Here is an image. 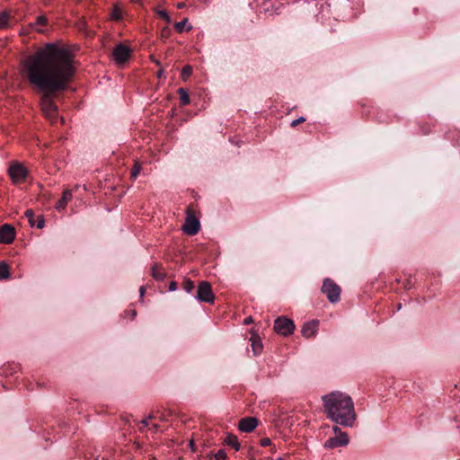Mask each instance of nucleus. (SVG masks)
Masks as SVG:
<instances>
[{
	"label": "nucleus",
	"mask_w": 460,
	"mask_h": 460,
	"mask_svg": "<svg viewBox=\"0 0 460 460\" xmlns=\"http://www.w3.org/2000/svg\"><path fill=\"white\" fill-rule=\"evenodd\" d=\"M23 68L29 83L42 93L40 104L43 114L56 121L58 106L53 95L68 87L75 75L73 56L66 49L47 44L25 59Z\"/></svg>",
	"instance_id": "f257e3e1"
},
{
	"label": "nucleus",
	"mask_w": 460,
	"mask_h": 460,
	"mask_svg": "<svg viewBox=\"0 0 460 460\" xmlns=\"http://www.w3.org/2000/svg\"><path fill=\"white\" fill-rule=\"evenodd\" d=\"M322 401L324 413L329 420L344 427L354 425L357 414L349 395L336 391L323 395Z\"/></svg>",
	"instance_id": "f03ea898"
},
{
	"label": "nucleus",
	"mask_w": 460,
	"mask_h": 460,
	"mask_svg": "<svg viewBox=\"0 0 460 460\" xmlns=\"http://www.w3.org/2000/svg\"><path fill=\"white\" fill-rule=\"evenodd\" d=\"M333 432L336 436L330 438L325 441L323 446L325 448L332 449L339 447H344L349 444V439L347 433L341 431L338 426L333 427Z\"/></svg>",
	"instance_id": "7ed1b4c3"
},
{
	"label": "nucleus",
	"mask_w": 460,
	"mask_h": 460,
	"mask_svg": "<svg viewBox=\"0 0 460 460\" xmlns=\"http://www.w3.org/2000/svg\"><path fill=\"white\" fill-rule=\"evenodd\" d=\"M324 293L331 303H337L340 300L341 288L330 279H325L322 287Z\"/></svg>",
	"instance_id": "20e7f679"
},
{
	"label": "nucleus",
	"mask_w": 460,
	"mask_h": 460,
	"mask_svg": "<svg viewBox=\"0 0 460 460\" xmlns=\"http://www.w3.org/2000/svg\"><path fill=\"white\" fill-rule=\"evenodd\" d=\"M195 298L200 302L213 304L215 296L211 285L208 281H201L198 286V292Z\"/></svg>",
	"instance_id": "39448f33"
},
{
	"label": "nucleus",
	"mask_w": 460,
	"mask_h": 460,
	"mask_svg": "<svg viewBox=\"0 0 460 460\" xmlns=\"http://www.w3.org/2000/svg\"><path fill=\"white\" fill-rule=\"evenodd\" d=\"M274 330L280 335L288 336L293 333L295 324L292 320L287 317H278L274 322Z\"/></svg>",
	"instance_id": "423d86ee"
},
{
	"label": "nucleus",
	"mask_w": 460,
	"mask_h": 460,
	"mask_svg": "<svg viewBox=\"0 0 460 460\" xmlns=\"http://www.w3.org/2000/svg\"><path fill=\"white\" fill-rule=\"evenodd\" d=\"M26 168L18 162H13L10 164L8 168V174L14 183L22 182L25 180L27 176Z\"/></svg>",
	"instance_id": "0eeeda50"
},
{
	"label": "nucleus",
	"mask_w": 460,
	"mask_h": 460,
	"mask_svg": "<svg viewBox=\"0 0 460 460\" xmlns=\"http://www.w3.org/2000/svg\"><path fill=\"white\" fill-rule=\"evenodd\" d=\"M199 229L200 224L199 219L190 214V209L188 208V215L186 217L184 225L182 226L183 232L189 235H194L199 233Z\"/></svg>",
	"instance_id": "6e6552de"
},
{
	"label": "nucleus",
	"mask_w": 460,
	"mask_h": 460,
	"mask_svg": "<svg viewBox=\"0 0 460 460\" xmlns=\"http://www.w3.org/2000/svg\"><path fill=\"white\" fill-rule=\"evenodd\" d=\"M129 52L130 49L127 46L119 44L113 50V58L119 64L124 63L128 60Z\"/></svg>",
	"instance_id": "1a4fd4ad"
},
{
	"label": "nucleus",
	"mask_w": 460,
	"mask_h": 460,
	"mask_svg": "<svg viewBox=\"0 0 460 460\" xmlns=\"http://www.w3.org/2000/svg\"><path fill=\"white\" fill-rule=\"evenodd\" d=\"M14 238L15 230L12 226L5 224L0 226V243H11Z\"/></svg>",
	"instance_id": "9d476101"
},
{
	"label": "nucleus",
	"mask_w": 460,
	"mask_h": 460,
	"mask_svg": "<svg viewBox=\"0 0 460 460\" xmlns=\"http://www.w3.org/2000/svg\"><path fill=\"white\" fill-rule=\"evenodd\" d=\"M258 424V420L256 418L246 417L240 420L238 423V429L242 432H251L252 431Z\"/></svg>",
	"instance_id": "9b49d317"
},
{
	"label": "nucleus",
	"mask_w": 460,
	"mask_h": 460,
	"mask_svg": "<svg viewBox=\"0 0 460 460\" xmlns=\"http://www.w3.org/2000/svg\"><path fill=\"white\" fill-rule=\"evenodd\" d=\"M319 322L317 320H313L311 322L305 323L302 328V334L305 338H310L314 336L318 331Z\"/></svg>",
	"instance_id": "f8f14e48"
},
{
	"label": "nucleus",
	"mask_w": 460,
	"mask_h": 460,
	"mask_svg": "<svg viewBox=\"0 0 460 460\" xmlns=\"http://www.w3.org/2000/svg\"><path fill=\"white\" fill-rule=\"evenodd\" d=\"M72 190L66 189L62 193L61 199L57 202L56 208L59 211L63 210L66 208L67 202L72 199Z\"/></svg>",
	"instance_id": "ddd939ff"
},
{
	"label": "nucleus",
	"mask_w": 460,
	"mask_h": 460,
	"mask_svg": "<svg viewBox=\"0 0 460 460\" xmlns=\"http://www.w3.org/2000/svg\"><path fill=\"white\" fill-rule=\"evenodd\" d=\"M225 443L234 448L235 451L240 449V444L238 442L237 437L233 434H228L225 439Z\"/></svg>",
	"instance_id": "4468645a"
},
{
	"label": "nucleus",
	"mask_w": 460,
	"mask_h": 460,
	"mask_svg": "<svg viewBox=\"0 0 460 460\" xmlns=\"http://www.w3.org/2000/svg\"><path fill=\"white\" fill-rule=\"evenodd\" d=\"M252 348L255 356L259 355L262 350V344L257 336H252Z\"/></svg>",
	"instance_id": "2eb2a0df"
},
{
	"label": "nucleus",
	"mask_w": 460,
	"mask_h": 460,
	"mask_svg": "<svg viewBox=\"0 0 460 460\" xmlns=\"http://www.w3.org/2000/svg\"><path fill=\"white\" fill-rule=\"evenodd\" d=\"M10 15L6 12L0 13V30L9 26Z\"/></svg>",
	"instance_id": "dca6fc26"
},
{
	"label": "nucleus",
	"mask_w": 460,
	"mask_h": 460,
	"mask_svg": "<svg viewBox=\"0 0 460 460\" xmlns=\"http://www.w3.org/2000/svg\"><path fill=\"white\" fill-rule=\"evenodd\" d=\"M9 276L10 273L8 265L4 261L0 262V280L6 279L9 278Z\"/></svg>",
	"instance_id": "f3484780"
},
{
	"label": "nucleus",
	"mask_w": 460,
	"mask_h": 460,
	"mask_svg": "<svg viewBox=\"0 0 460 460\" xmlns=\"http://www.w3.org/2000/svg\"><path fill=\"white\" fill-rule=\"evenodd\" d=\"M178 93L180 94L181 103L182 105L189 104L190 101L187 90L184 88H179Z\"/></svg>",
	"instance_id": "a211bd4d"
},
{
	"label": "nucleus",
	"mask_w": 460,
	"mask_h": 460,
	"mask_svg": "<svg viewBox=\"0 0 460 460\" xmlns=\"http://www.w3.org/2000/svg\"><path fill=\"white\" fill-rule=\"evenodd\" d=\"M151 273H152L153 278H155L158 280H162L164 278V274L158 270V265H156V264L152 267Z\"/></svg>",
	"instance_id": "6ab92c4d"
},
{
	"label": "nucleus",
	"mask_w": 460,
	"mask_h": 460,
	"mask_svg": "<svg viewBox=\"0 0 460 460\" xmlns=\"http://www.w3.org/2000/svg\"><path fill=\"white\" fill-rule=\"evenodd\" d=\"M192 74V67L189 65L185 66L181 70V78L187 80Z\"/></svg>",
	"instance_id": "aec40b11"
},
{
	"label": "nucleus",
	"mask_w": 460,
	"mask_h": 460,
	"mask_svg": "<svg viewBox=\"0 0 460 460\" xmlns=\"http://www.w3.org/2000/svg\"><path fill=\"white\" fill-rule=\"evenodd\" d=\"M141 170V164L138 162H135L133 168L131 169L130 174L131 178L136 179L139 174Z\"/></svg>",
	"instance_id": "412c9836"
},
{
	"label": "nucleus",
	"mask_w": 460,
	"mask_h": 460,
	"mask_svg": "<svg viewBox=\"0 0 460 460\" xmlns=\"http://www.w3.org/2000/svg\"><path fill=\"white\" fill-rule=\"evenodd\" d=\"M25 217L28 218L29 224L31 227L35 226L34 222V212L32 209H27L24 213Z\"/></svg>",
	"instance_id": "4be33fe9"
},
{
	"label": "nucleus",
	"mask_w": 460,
	"mask_h": 460,
	"mask_svg": "<svg viewBox=\"0 0 460 460\" xmlns=\"http://www.w3.org/2000/svg\"><path fill=\"white\" fill-rule=\"evenodd\" d=\"M195 288V285H194V282L191 281L190 279H185L184 282H183V289L187 292V293H190L193 288Z\"/></svg>",
	"instance_id": "5701e85b"
},
{
	"label": "nucleus",
	"mask_w": 460,
	"mask_h": 460,
	"mask_svg": "<svg viewBox=\"0 0 460 460\" xmlns=\"http://www.w3.org/2000/svg\"><path fill=\"white\" fill-rule=\"evenodd\" d=\"M187 22H188V19H187V18H185V19H183L182 21L176 22V23L174 24V28L176 29V31H177L178 32H182V31H183V30H184V26H185V24H186Z\"/></svg>",
	"instance_id": "b1692460"
},
{
	"label": "nucleus",
	"mask_w": 460,
	"mask_h": 460,
	"mask_svg": "<svg viewBox=\"0 0 460 460\" xmlns=\"http://www.w3.org/2000/svg\"><path fill=\"white\" fill-rule=\"evenodd\" d=\"M157 14L163 18L167 23H170L171 22V18L169 16V14L167 13L166 11L164 10H158L157 12Z\"/></svg>",
	"instance_id": "393cba45"
},
{
	"label": "nucleus",
	"mask_w": 460,
	"mask_h": 460,
	"mask_svg": "<svg viewBox=\"0 0 460 460\" xmlns=\"http://www.w3.org/2000/svg\"><path fill=\"white\" fill-rule=\"evenodd\" d=\"M227 456L225 450L220 449L215 454V459L216 460H226Z\"/></svg>",
	"instance_id": "a878e982"
},
{
	"label": "nucleus",
	"mask_w": 460,
	"mask_h": 460,
	"mask_svg": "<svg viewBox=\"0 0 460 460\" xmlns=\"http://www.w3.org/2000/svg\"><path fill=\"white\" fill-rule=\"evenodd\" d=\"M111 17L114 20H119L121 18L120 10L119 8L115 7L112 11Z\"/></svg>",
	"instance_id": "bb28decb"
},
{
	"label": "nucleus",
	"mask_w": 460,
	"mask_h": 460,
	"mask_svg": "<svg viewBox=\"0 0 460 460\" xmlns=\"http://www.w3.org/2000/svg\"><path fill=\"white\" fill-rule=\"evenodd\" d=\"M47 24V18L45 16H39L35 25L44 26Z\"/></svg>",
	"instance_id": "cd10ccee"
},
{
	"label": "nucleus",
	"mask_w": 460,
	"mask_h": 460,
	"mask_svg": "<svg viewBox=\"0 0 460 460\" xmlns=\"http://www.w3.org/2000/svg\"><path fill=\"white\" fill-rule=\"evenodd\" d=\"M305 120V119L304 117H299L291 122V127H296L298 124L304 122Z\"/></svg>",
	"instance_id": "c85d7f7f"
},
{
	"label": "nucleus",
	"mask_w": 460,
	"mask_h": 460,
	"mask_svg": "<svg viewBox=\"0 0 460 460\" xmlns=\"http://www.w3.org/2000/svg\"><path fill=\"white\" fill-rule=\"evenodd\" d=\"M35 226H37V228H39V229H41V228H43V227H44V226H45V221H44V219H43V217H40L39 218V220H38L37 224H35Z\"/></svg>",
	"instance_id": "c756f323"
},
{
	"label": "nucleus",
	"mask_w": 460,
	"mask_h": 460,
	"mask_svg": "<svg viewBox=\"0 0 460 460\" xmlns=\"http://www.w3.org/2000/svg\"><path fill=\"white\" fill-rule=\"evenodd\" d=\"M177 288H178V284L175 281H171L169 284V287H168L169 291H175L177 289Z\"/></svg>",
	"instance_id": "7c9ffc66"
},
{
	"label": "nucleus",
	"mask_w": 460,
	"mask_h": 460,
	"mask_svg": "<svg viewBox=\"0 0 460 460\" xmlns=\"http://www.w3.org/2000/svg\"><path fill=\"white\" fill-rule=\"evenodd\" d=\"M261 444L262 447H267V446L270 445V439L268 438H265L261 439Z\"/></svg>",
	"instance_id": "2f4dec72"
},
{
	"label": "nucleus",
	"mask_w": 460,
	"mask_h": 460,
	"mask_svg": "<svg viewBox=\"0 0 460 460\" xmlns=\"http://www.w3.org/2000/svg\"><path fill=\"white\" fill-rule=\"evenodd\" d=\"M189 444H190V447L191 451L195 452L196 451V447H195L194 441L190 440Z\"/></svg>",
	"instance_id": "473e14b6"
},
{
	"label": "nucleus",
	"mask_w": 460,
	"mask_h": 460,
	"mask_svg": "<svg viewBox=\"0 0 460 460\" xmlns=\"http://www.w3.org/2000/svg\"><path fill=\"white\" fill-rule=\"evenodd\" d=\"M128 313H130V315L132 318H135V316L137 315V312L134 309L128 311Z\"/></svg>",
	"instance_id": "72a5a7b5"
},
{
	"label": "nucleus",
	"mask_w": 460,
	"mask_h": 460,
	"mask_svg": "<svg viewBox=\"0 0 460 460\" xmlns=\"http://www.w3.org/2000/svg\"><path fill=\"white\" fill-rule=\"evenodd\" d=\"M139 292H140V296H143L144 293H145V288L141 287L140 289H139Z\"/></svg>",
	"instance_id": "f704fd0d"
},
{
	"label": "nucleus",
	"mask_w": 460,
	"mask_h": 460,
	"mask_svg": "<svg viewBox=\"0 0 460 460\" xmlns=\"http://www.w3.org/2000/svg\"><path fill=\"white\" fill-rule=\"evenodd\" d=\"M142 424H143L144 426H147V425H148V420H147V419L143 420H142Z\"/></svg>",
	"instance_id": "c9c22d12"
},
{
	"label": "nucleus",
	"mask_w": 460,
	"mask_h": 460,
	"mask_svg": "<svg viewBox=\"0 0 460 460\" xmlns=\"http://www.w3.org/2000/svg\"><path fill=\"white\" fill-rule=\"evenodd\" d=\"M168 32H169V30H168L167 28H164V29L163 30V36H165V35H166V33H168Z\"/></svg>",
	"instance_id": "e433bc0d"
},
{
	"label": "nucleus",
	"mask_w": 460,
	"mask_h": 460,
	"mask_svg": "<svg viewBox=\"0 0 460 460\" xmlns=\"http://www.w3.org/2000/svg\"><path fill=\"white\" fill-rule=\"evenodd\" d=\"M184 6H185L184 3H179V4H177V7H178V8H183Z\"/></svg>",
	"instance_id": "4c0bfd02"
},
{
	"label": "nucleus",
	"mask_w": 460,
	"mask_h": 460,
	"mask_svg": "<svg viewBox=\"0 0 460 460\" xmlns=\"http://www.w3.org/2000/svg\"><path fill=\"white\" fill-rule=\"evenodd\" d=\"M251 322H252V318H251V317L246 318V319L244 320V323H245L246 324L250 323Z\"/></svg>",
	"instance_id": "58836bf2"
},
{
	"label": "nucleus",
	"mask_w": 460,
	"mask_h": 460,
	"mask_svg": "<svg viewBox=\"0 0 460 460\" xmlns=\"http://www.w3.org/2000/svg\"><path fill=\"white\" fill-rule=\"evenodd\" d=\"M191 29H192V26H191V25H189V26L187 27V31H190Z\"/></svg>",
	"instance_id": "ea45409f"
},
{
	"label": "nucleus",
	"mask_w": 460,
	"mask_h": 460,
	"mask_svg": "<svg viewBox=\"0 0 460 460\" xmlns=\"http://www.w3.org/2000/svg\"><path fill=\"white\" fill-rule=\"evenodd\" d=\"M79 187H80V186H79L78 184H77V185H75V190H77L79 189Z\"/></svg>",
	"instance_id": "a19ab883"
},
{
	"label": "nucleus",
	"mask_w": 460,
	"mask_h": 460,
	"mask_svg": "<svg viewBox=\"0 0 460 460\" xmlns=\"http://www.w3.org/2000/svg\"><path fill=\"white\" fill-rule=\"evenodd\" d=\"M398 310L401 309V304H398V306H397Z\"/></svg>",
	"instance_id": "79ce46f5"
},
{
	"label": "nucleus",
	"mask_w": 460,
	"mask_h": 460,
	"mask_svg": "<svg viewBox=\"0 0 460 460\" xmlns=\"http://www.w3.org/2000/svg\"><path fill=\"white\" fill-rule=\"evenodd\" d=\"M278 460H282L281 458H279Z\"/></svg>",
	"instance_id": "37998d69"
}]
</instances>
